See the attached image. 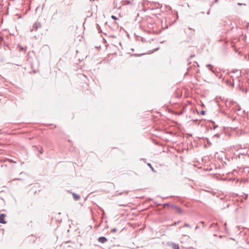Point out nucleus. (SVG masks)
I'll return each mask as SVG.
<instances>
[{
	"label": "nucleus",
	"instance_id": "f257e3e1",
	"mask_svg": "<svg viewBox=\"0 0 249 249\" xmlns=\"http://www.w3.org/2000/svg\"><path fill=\"white\" fill-rule=\"evenodd\" d=\"M41 27V24L39 22H36L35 23L32 27V28L30 29L31 32L36 31L38 28Z\"/></svg>",
	"mask_w": 249,
	"mask_h": 249
},
{
	"label": "nucleus",
	"instance_id": "f03ea898",
	"mask_svg": "<svg viewBox=\"0 0 249 249\" xmlns=\"http://www.w3.org/2000/svg\"><path fill=\"white\" fill-rule=\"evenodd\" d=\"M5 216L6 215L3 213L0 214V223L5 224L6 223L4 220Z\"/></svg>",
	"mask_w": 249,
	"mask_h": 249
},
{
	"label": "nucleus",
	"instance_id": "7ed1b4c3",
	"mask_svg": "<svg viewBox=\"0 0 249 249\" xmlns=\"http://www.w3.org/2000/svg\"><path fill=\"white\" fill-rule=\"evenodd\" d=\"M98 241L101 243H105L107 241V239L105 237L101 236L98 239Z\"/></svg>",
	"mask_w": 249,
	"mask_h": 249
},
{
	"label": "nucleus",
	"instance_id": "20e7f679",
	"mask_svg": "<svg viewBox=\"0 0 249 249\" xmlns=\"http://www.w3.org/2000/svg\"><path fill=\"white\" fill-rule=\"evenodd\" d=\"M72 196H73V198L75 200H77L79 199V198L80 197L79 195H78L77 194H76L75 193H73L72 194Z\"/></svg>",
	"mask_w": 249,
	"mask_h": 249
},
{
	"label": "nucleus",
	"instance_id": "39448f33",
	"mask_svg": "<svg viewBox=\"0 0 249 249\" xmlns=\"http://www.w3.org/2000/svg\"><path fill=\"white\" fill-rule=\"evenodd\" d=\"M172 247L173 249H179V246L178 244L175 243H172L171 244Z\"/></svg>",
	"mask_w": 249,
	"mask_h": 249
},
{
	"label": "nucleus",
	"instance_id": "423d86ee",
	"mask_svg": "<svg viewBox=\"0 0 249 249\" xmlns=\"http://www.w3.org/2000/svg\"><path fill=\"white\" fill-rule=\"evenodd\" d=\"M232 72L233 73H237V77L240 76L241 74V72L240 71L237 70H233Z\"/></svg>",
	"mask_w": 249,
	"mask_h": 249
},
{
	"label": "nucleus",
	"instance_id": "0eeeda50",
	"mask_svg": "<svg viewBox=\"0 0 249 249\" xmlns=\"http://www.w3.org/2000/svg\"><path fill=\"white\" fill-rule=\"evenodd\" d=\"M207 67L208 68V69L211 71L213 73L214 72V71L213 70V67L212 66V65H210V64H208V65H206Z\"/></svg>",
	"mask_w": 249,
	"mask_h": 249
},
{
	"label": "nucleus",
	"instance_id": "6e6552de",
	"mask_svg": "<svg viewBox=\"0 0 249 249\" xmlns=\"http://www.w3.org/2000/svg\"><path fill=\"white\" fill-rule=\"evenodd\" d=\"M147 165L150 167V168H151V169L152 171H153V172L154 171V168L152 166V165L150 163H147Z\"/></svg>",
	"mask_w": 249,
	"mask_h": 249
},
{
	"label": "nucleus",
	"instance_id": "1a4fd4ad",
	"mask_svg": "<svg viewBox=\"0 0 249 249\" xmlns=\"http://www.w3.org/2000/svg\"><path fill=\"white\" fill-rule=\"evenodd\" d=\"M183 227H189V228H190L191 226L189 224H188L185 223V224H184Z\"/></svg>",
	"mask_w": 249,
	"mask_h": 249
},
{
	"label": "nucleus",
	"instance_id": "9d476101",
	"mask_svg": "<svg viewBox=\"0 0 249 249\" xmlns=\"http://www.w3.org/2000/svg\"><path fill=\"white\" fill-rule=\"evenodd\" d=\"M117 231V229H116V228H113V229H112L111 230V232H116Z\"/></svg>",
	"mask_w": 249,
	"mask_h": 249
},
{
	"label": "nucleus",
	"instance_id": "9b49d317",
	"mask_svg": "<svg viewBox=\"0 0 249 249\" xmlns=\"http://www.w3.org/2000/svg\"><path fill=\"white\" fill-rule=\"evenodd\" d=\"M213 226H214V227L216 226V224H214V223H213V224H212L210 225V228H212V227H213Z\"/></svg>",
	"mask_w": 249,
	"mask_h": 249
},
{
	"label": "nucleus",
	"instance_id": "f8f14e48",
	"mask_svg": "<svg viewBox=\"0 0 249 249\" xmlns=\"http://www.w3.org/2000/svg\"><path fill=\"white\" fill-rule=\"evenodd\" d=\"M177 209L179 213H181L182 212L181 209L180 208L177 207Z\"/></svg>",
	"mask_w": 249,
	"mask_h": 249
},
{
	"label": "nucleus",
	"instance_id": "ddd939ff",
	"mask_svg": "<svg viewBox=\"0 0 249 249\" xmlns=\"http://www.w3.org/2000/svg\"><path fill=\"white\" fill-rule=\"evenodd\" d=\"M111 18L113 19H117L116 17L113 15L111 16Z\"/></svg>",
	"mask_w": 249,
	"mask_h": 249
},
{
	"label": "nucleus",
	"instance_id": "4468645a",
	"mask_svg": "<svg viewBox=\"0 0 249 249\" xmlns=\"http://www.w3.org/2000/svg\"><path fill=\"white\" fill-rule=\"evenodd\" d=\"M39 153L40 154H42L43 153V149H42V147H41V149L40 150H39Z\"/></svg>",
	"mask_w": 249,
	"mask_h": 249
},
{
	"label": "nucleus",
	"instance_id": "2eb2a0df",
	"mask_svg": "<svg viewBox=\"0 0 249 249\" xmlns=\"http://www.w3.org/2000/svg\"><path fill=\"white\" fill-rule=\"evenodd\" d=\"M200 223L202 224L203 227H204L205 226V223L203 221H201Z\"/></svg>",
	"mask_w": 249,
	"mask_h": 249
},
{
	"label": "nucleus",
	"instance_id": "dca6fc26",
	"mask_svg": "<svg viewBox=\"0 0 249 249\" xmlns=\"http://www.w3.org/2000/svg\"><path fill=\"white\" fill-rule=\"evenodd\" d=\"M205 111H204V110H202L201 111V114H202V115H204L205 114Z\"/></svg>",
	"mask_w": 249,
	"mask_h": 249
},
{
	"label": "nucleus",
	"instance_id": "f3484780",
	"mask_svg": "<svg viewBox=\"0 0 249 249\" xmlns=\"http://www.w3.org/2000/svg\"><path fill=\"white\" fill-rule=\"evenodd\" d=\"M199 228V226H196L195 228V230H197V229H198Z\"/></svg>",
	"mask_w": 249,
	"mask_h": 249
},
{
	"label": "nucleus",
	"instance_id": "a211bd4d",
	"mask_svg": "<svg viewBox=\"0 0 249 249\" xmlns=\"http://www.w3.org/2000/svg\"><path fill=\"white\" fill-rule=\"evenodd\" d=\"M218 127L217 125H215L213 127V129H215L216 128H217Z\"/></svg>",
	"mask_w": 249,
	"mask_h": 249
},
{
	"label": "nucleus",
	"instance_id": "6ab92c4d",
	"mask_svg": "<svg viewBox=\"0 0 249 249\" xmlns=\"http://www.w3.org/2000/svg\"><path fill=\"white\" fill-rule=\"evenodd\" d=\"M215 136H216V137H219V134H215L214 135Z\"/></svg>",
	"mask_w": 249,
	"mask_h": 249
},
{
	"label": "nucleus",
	"instance_id": "aec40b11",
	"mask_svg": "<svg viewBox=\"0 0 249 249\" xmlns=\"http://www.w3.org/2000/svg\"><path fill=\"white\" fill-rule=\"evenodd\" d=\"M164 206H167V205H168V204H167V203H165V204H164Z\"/></svg>",
	"mask_w": 249,
	"mask_h": 249
},
{
	"label": "nucleus",
	"instance_id": "412c9836",
	"mask_svg": "<svg viewBox=\"0 0 249 249\" xmlns=\"http://www.w3.org/2000/svg\"><path fill=\"white\" fill-rule=\"evenodd\" d=\"M218 0H214L215 2H217Z\"/></svg>",
	"mask_w": 249,
	"mask_h": 249
},
{
	"label": "nucleus",
	"instance_id": "4be33fe9",
	"mask_svg": "<svg viewBox=\"0 0 249 249\" xmlns=\"http://www.w3.org/2000/svg\"><path fill=\"white\" fill-rule=\"evenodd\" d=\"M20 50H23V47H20Z\"/></svg>",
	"mask_w": 249,
	"mask_h": 249
},
{
	"label": "nucleus",
	"instance_id": "5701e85b",
	"mask_svg": "<svg viewBox=\"0 0 249 249\" xmlns=\"http://www.w3.org/2000/svg\"><path fill=\"white\" fill-rule=\"evenodd\" d=\"M194 56H195V55H194H194H191V57H194Z\"/></svg>",
	"mask_w": 249,
	"mask_h": 249
},
{
	"label": "nucleus",
	"instance_id": "b1692460",
	"mask_svg": "<svg viewBox=\"0 0 249 249\" xmlns=\"http://www.w3.org/2000/svg\"><path fill=\"white\" fill-rule=\"evenodd\" d=\"M209 13H210V10L208 11L207 14H209Z\"/></svg>",
	"mask_w": 249,
	"mask_h": 249
}]
</instances>
